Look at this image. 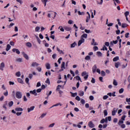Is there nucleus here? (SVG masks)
Wrapping results in <instances>:
<instances>
[{
  "mask_svg": "<svg viewBox=\"0 0 130 130\" xmlns=\"http://www.w3.org/2000/svg\"><path fill=\"white\" fill-rule=\"evenodd\" d=\"M49 13L47 15L48 18L52 17L53 19H55L56 17V15H57L56 12H54L53 11H49Z\"/></svg>",
  "mask_w": 130,
  "mask_h": 130,
  "instance_id": "f257e3e1",
  "label": "nucleus"
},
{
  "mask_svg": "<svg viewBox=\"0 0 130 130\" xmlns=\"http://www.w3.org/2000/svg\"><path fill=\"white\" fill-rule=\"evenodd\" d=\"M16 97L17 99H21L22 98V93L20 91H17L16 93Z\"/></svg>",
  "mask_w": 130,
  "mask_h": 130,
  "instance_id": "f03ea898",
  "label": "nucleus"
},
{
  "mask_svg": "<svg viewBox=\"0 0 130 130\" xmlns=\"http://www.w3.org/2000/svg\"><path fill=\"white\" fill-rule=\"evenodd\" d=\"M84 42H85V39H84L83 38H81V39L79 40L78 42V46H81V45L82 44V43H84Z\"/></svg>",
  "mask_w": 130,
  "mask_h": 130,
  "instance_id": "7ed1b4c3",
  "label": "nucleus"
},
{
  "mask_svg": "<svg viewBox=\"0 0 130 130\" xmlns=\"http://www.w3.org/2000/svg\"><path fill=\"white\" fill-rule=\"evenodd\" d=\"M92 73L93 74H95V73H96V71L97 70V65L94 64L92 68Z\"/></svg>",
  "mask_w": 130,
  "mask_h": 130,
  "instance_id": "20e7f679",
  "label": "nucleus"
},
{
  "mask_svg": "<svg viewBox=\"0 0 130 130\" xmlns=\"http://www.w3.org/2000/svg\"><path fill=\"white\" fill-rule=\"evenodd\" d=\"M21 53L22 55H23V57L27 59V60L29 59V56L25 53V52H22Z\"/></svg>",
  "mask_w": 130,
  "mask_h": 130,
  "instance_id": "39448f33",
  "label": "nucleus"
},
{
  "mask_svg": "<svg viewBox=\"0 0 130 130\" xmlns=\"http://www.w3.org/2000/svg\"><path fill=\"white\" fill-rule=\"evenodd\" d=\"M35 108V106H31L30 108H28L27 112L29 113V112H31V111H33Z\"/></svg>",
  "mask_w": 130,
  "mask_h": 130,
  "instance_id": "423d86ee",
  "label": "nucleus"
},
{
  "mask_svg": "<svg viewBox=\"0 0 130 130\" xmlns=\"http://www.w3.org/2000/svg\"><path fill=\"white\" fill-rule=\"evenodd\" d=\"M88 126H89V127H91V128H93V127H94L95 126V125L93 123V122L89 121L88 122Z\"/></svg>",
  "mask_w": 130,
  "mask_h": 130,
  "instance_id": "0eeeda50",
  "label": "nucleus"
},
{
  "mask_svg": "<svg viewBox=\"0 0 130 130\" xmlns=\"http://www.w3.org/2000/svg\"><path fill=\"white\" fill-rule=\"evenodd\" d=\"M12 51L13 52H16L17 54H20V50L17 48H13Z\"/></svg>",
  "mask_w": 130,
  "mask_h": 130,
  "instance_id": "6e6552de",
  "label": "nucleus"
},
{
  "mask_svg": "<svg viewBox=\"0 0 130 130\" xmlns=\"http://www.w3.org/2000/svg\"><path fill=\"white\" fill-rule=\"evenodd\" d=\"M30 94H32L35 95V96H37V93H36V89H34V90H30L29 91Z\"/></svg>",
  "mask_w": 130,
  "mask_h": 130,
  "instance_id": "1a4fd4ad",
  "label": "nucleus"
},
{
  "mask_svg": "<svg viewBox=\"0 0 130 130\" xmlns=\"http://www.w3.org/2000/svg\"><path fill=\"white\" fill-rule=\"evenodd\" d=\"M4 68H5V63L4 62H2L0 65V70L1 71H4Z\"/></svg>",
  "mask_w": 130,
  "mask_h": 130,
  "instance_id": "9d476101",
  "label": "nucleus"
},
{
  "mask_svg": "<svg viewBox=\"0 0 130 130\" xmlns=\"http://www.w3.org/2000/svg\"><path fill=\"white\" fill-rule=\"evenodd\" d=\"M116 112H117V109H116V108H114L113 109V110L112 112V115H113V116H114V115H115Z\"/></svg>",
  "mask_w": 130,
  "mask_h": 130,
  "instance_id": "9b49d317",
  "label": "nucleus"
},
{
  "mask_svg": "<svg viewBox=\"0 0 130 130\" xmlns=\"http://www.w3.org/2000/svg\"><path fill=\"white\" fill-rule=\"evenodd\" d=\"M91 45L96 46V45H98V43H97L96 42L95 43V39H92L91 41Z\"/></svg>",
  "mask_w": 130,
  "mask_h": 130,
  "instance_id": "f8f14e48",
  "label": "nucleus"
},
{
  "mask_svg": "<svg viewBox=\"0 0 130 130\" xmlns=\"http://www.w3.org/2000/svg\"><path fill=\"white\" fill-rule=\"evenodd\" d=\"M8 106V101H5V104L3 105V108H4V109H5V110H7V106Z\"/></svg>",
  "mask_w": 130,
  "mask_h": 130,
  "instance_id": "ddd939ff",
  "label": "nucleus"
},
{
  "mask_svg": "<svg viewBox=\"0 0 130 130\" xmlns=\"http://www.w3.org/2000/svg\"><path fill=\"white\" fill-rule=\"evenodd\" d=\"M15 111H17V112H19L20 111H23V108H16L15 109Z\"/></svg>",
  "mask_w": 130,
  "mask_h": 130,
  "instance_id": "4468645a",
  "label": "nucleus"
},
{
  "mask_svg": "<svg viewBox=\"0 0 130 130\" xmlns=\"http://www.w3.org/2000/svg\"><path fill=\"white\" fill-rule=\"evenodd\" d=\"M38 66H39V63L36 62H34L32 63L31 64V67H38Z\"/></svg>",
  "mask_w": 130,
  "mask_h": 130,
  "instance_id": "2eb2a0df",
  "label": "nucleus"
},
{
  "mask_svg": "<svg viewBox=\"0 0 130 130\" xmlns=\"http://www.w3.org/2000/svg\"><path fill=\"white\" fill-rule=\"evenodd\" d=\"M90 19H91V15L89 14V16L86 17V23L89 22V21H90Z\"/></svg>",
  "mask_w": 130,
  "mask_h": 130,
  "instance_id": "dca6fc26",
  "label": "nucleus"
},
{
  "mask_svg": "<svg viewBox=\"0 0 130 130\" xmlns=\"http://www.w3.org/2000/svg\"><path fill=\"white\" fill-rule=\"evenodd\" d=\"M17 81H18V83H20V84H24L23 79H22L21 78H18Z\"/></svg>",
  "mask_w": 130,
  "mask_h": 130,
  "instance_id": "f3484780",
  "label": "nucleus"
},
{
  "mask_svg": "<svg viewBox=\"0 0 130 130\" xmlns=\"http://www.w3.org/2000/svg\"><path fill=\"white\" fill-rule=\"evenodd\" d=\"M10 49H11V45H10V44H8L7 45L6 50V51H9V50H10Z\"/></svg>",
  "mask_w": 130,
  "mask_h": 130,
  "instance_id": "a211bd4d",
  "label": "nucleus"
},
{
  "mask_svg": "<svg viewBox=\"0 0 130 130\" xmlns=\"http://www.w3.org/2000/svg\"><path fill=\"white\" fill-rule=\"evenodd\" d=\"M46 68L47 70H50V64H49V63H47L46 64Z\"/></svg>",
  "mask_w": 130,
  "mask_h": 130,
  "instance_id": "6ab92c4d",
  "label": "nucleus"
},
{
  "mask_svg": "<svg viewBox=\"0 0 130 130\" xmlns=\"http://www.w3.org/2000/svg\"><path fill=\"white\" fill-rule=\"evenodd\" d=\"M119 60V57L116 56L113 59V61H117V60Z\"/></svg>",
  "mask_w": 130,
  "mask_h": 130,
  "instance_id": "aec40b11",
  "label": "nucleus"
},
{
  "mask_svg": "<svg viewBox=\"0 0 130 130\" xmlns=\"http://www.w3.org/2000/svg\"><path fill=\"white\" fill-rule=\"evenodd\" d=\"M119 64H120V62H117L115 63V67L116 68V69H118V67L119 66Z\"/></svg>",
  "mask_w": 130,
  "mask_h": 130,
  "instance_id": "412c9836",
  "label": "nucleus"
},
{
  "mask_svg": "<svg viewBox=\"0 0 130 130\" xmlns=\"http://www.w3.org/2000/svg\"><path fill=\"white\" fill-rule=\"evenodd\" d=\"M70 93L71 94L72 97H76V96L78 95V93L77 92L73 93L72 92H70Z\"/></svg>",
  "mask_w": 130,
  "mask_h": 130,
  "instance_id": "4be33fe9",
  "label": "nucleus"
},
{
  "mask_svg": "<svg viewBox=\"0 0 130 130\" xmlns=\"http://www.w3.org/2000/svg\"><path fill=\"white\" fill-rule=\"evenodd\" d=\"M26 46H27V47H32V44H31V43L30 42H27L26 44Z\"/></svg>",
  "mask_w": 130,
  "mask_h": 130,
  "instance_id": "5701e85b",
  "label": "nucleus"
},
{
  "mask_svg": "<svg viewBox=\"0 0 130 130\" xmlns=\"http://www.w3.org/2000/svg\"><path fill=\"white\" fill-rule=\"evenodd\" d=\"M127 26H128V24H126V23H122V28H126V27H127Z\"/></svg>",
  "mask_w": 130,
  "mask_h": 130,
  "instance_id": "b1692460",
  "label": "nucleus"
},
{
  "mask_svg": "<svg viewBox=\"0 0 130 130\" xmlns=\"http://www.w3.org/2000/svg\"><path fill=\"white\" fill-rule=\"evenodd\" d=\"M8 105H9V107H12V106H13V105H14V102L11 101L10 102H9L8 103Z\"/></svg>",
  "mask_w": 130,
  "mask_h": 130,
  "instance_id": "393cba45",
  "label": "nucleus"
},
{
  "mask_svg": "<svg viewBox=\"0 0 130 130\" xmlns=\"http://www.w3.org/2000/svg\"><path fill=\"white\" fill-rule=\"evenodd\" d=\"M74 78L76 79L77 81H80V82H82V80H81V77H80V76H77Z\"/></svg>",
  "mask_w": 130,
  "mask_h": 130,
  "instance_id": "a878e982",
  "label": "nucleus"
},
{
  "mask_svg": "<svg viewBox=\"0 0 130 130\" xmlns=\"http://www.w3.org/2000/svg\"><path fill=\"white\" fill-rule=\"evenodd\" d=\"M48 2V0H42V2L44 4V7H46V3Z\"/></svg>",
  "mask_w": 130,
  "mask_h": 130,
  "instance_id": "bb28decb",
  "label": "nucleus"
},
{
  "mask_svg": "<svg viewBox=\"0 0 130 130\" xmlns=\"http://www.w3.org/2000/svg\"><path fill=\"white\" fill-rule=\"evenodd\" d=\"M77 45V43H76V42H74L73 44L71 45V48H73L75 47Z\"/></svg>",
  "mask_w": 130,
  "mask_h": 130,
  "instance_id": "cd10ccee",
  "label": "nucleus"
},
{
  "mask_svg": "<svg viewBox=\"0 0 130 130\" xmlns=\"http://www.w3.org/2000/svg\"><path fill=\"white\" fill-rule=\"evenodd\" d=\"M65 66H66V63L64 62H62L61 66V69H66Z\"/></svg>",
  "mask_w": 130,
  "mask_h": 130,
  "instance_id": "c85d7f7f",
  "label": "nucleus"
},
{
  "mask_svg": "<svg viewBox=\"0 0 130 130\" xmlns=\"http://www.w3.org/2000/svg\"><path fill=\"white\" fill-rule=\"evenodd\" d=\"M73 27H74V30L75 32H77L78 31V26H77L76 24H74L73 25Z\"/></svg>",
  "mask_w": 130,
  "mask_h": 130,
  "instance_id": "c756f323",
  "label": "nucleus"
},
{
  "mask_svg": "<svg viewBox=\"0 0 130 130\" xmlns=\"http://www.w3.org/2000/svg\"><path fill=\"white\" fill-rule=\"evenodd\" d=\"M66 31H71V30H72V27H66L64 28Z\"/></svg>",
  "mask_w": 130,
  "mask_h": 130,
  "instance_id": "7c9ffc66",
  "label": "nucleus"
},
{
  "mask_svg": "<svg viewBox=\"0 0 130 130\" xmlns=\"http://www.w3.org/2000/svg\"><path fill=\"white\" fill-rule=\"evenodd\" d=\"M113 84L114 86H117V85H118V83L116 82V80H115V79H114Z\"/></svg>",
  "mask_w": 130,
  "mask_h": 130,
  "instance_id": "2f4dec72",
  "label": "nucleus"
},
{
  "mask_svg": "<svg viewBox=\"0 0 130 130\" xmlns=\"http://www.w3.org/2000/svg\"><path fill=\"white\" fill-rule=\"evenodd\" d=\"M88 37V35L86 34H84L82 35L81 37L82 38H87V37Z\"/></svg>",
  "mask_w": 130,
  "mask_h": 130,
  "instance_id": "473e14b6",
  "label": "nucleus"
},
{
  "mask_svg": "<svg viewBox=\"0 0 130 130\" xmlns=\"http://www.w3.org/2000/svg\"><path fill=\"white\" fill-rule=\"evenodd\" d=\"M36 39H37V40L38 43H39L40 44H41V40H40V39H39V37H38L37 36V37H36Z\"/></svg>",
  "mask_w": 130,
  "mask_h": 130,
  "instance_id": "72a5a7b5",
  "label": "nucleus"
},
{
  "mask_svg": "<svg viewBox=\"0 0 130 130\" xmlns=\"http://www.w3.org/2000/svg\"><path fill=\"white\" fill-rule=\"evenodd\" d=\"M96 53H97V55H98V56H102V53H101V52H100V51H98L97 52H96Z\"/></svg>",
  "mask_w": 130,
  "mask_h": 130,
  "instance_id": "f704fd0d",
  "label": "nucleus"
},
{
  "mask_svg": "<svg viewBox=\"0 0 130 130\" xmlns=\"http://www.w3.org/2000/svg\"><path fill=\"white\" fill-rule=\"evenodd\" d=\"M85 59L86 60H89V59H91V57H90V56L89 55H87L85 58Z\"/></svg>",
  "mask_w": 130,
  "mask_h": 130,
  "instance_id": "c9c22d12",
  "label": "nucleus"
},
{
  "mask_svg": "<svg viewBox=\"0 0 130 130\" xmlns=\"http://www.w3.org/2000/svg\"><path fill=\"white\" fill-rule=\"evenodd\" d=\"M123 91H124V89L123 88L120 89L119 90V94H122V92H123Z\"/></svg>",
  "mask_w": 130,
  "mask_h": 130,
  "instance_id": "e433bc0d",
  "label": "nucleus"
},
{
  "mask_svg": "<svg viewBox=\"0 0 130 130\" xmlns=\"http://www.w3.org/2000/svg\"><path fill=\"white\" fill-rule=\"evenodd\" d=\"M101 50H106V51H107V50H108V49H107V47H106V46H104L103 47V48L102 49H101Z\"/></svg>",
  "mask_w": 130,
  "mask_h": 130,
  "instance_id": "4c0bfd02",
  "label": "nucleus"
},
{
  "mask_svg": "<svg viewBox=\"0 0 130 130\" xmlns=\"http://www.w3.org/2000/svg\"><path fill=\"white\" fill-rule=\"evenodd\" d=\"M106 75V73H105V72H104V71H101V76H102L103 77H104Z\"/></svg>",
  "mask_w": 130,
  "mask_h": 130,
  "instance_id": "58836bf2",
  "label": "nucleus"
},
{
  "mask_svg": "<svg viewBox=\"0 0 130 130\" xmlns=\"http://www.w3.org/2000/svg\"><path fill=\"white\" fill-rule=\"evenodd\" d=\"M78 15H79V16H82V15H84V12H80V11H78Z\"/></svg>",
  "mask_w": 130,
  "mask_h": 130,
  "instance_id": "ea45409f",
  "label": "nucleus"
},
{
  "mask_svg": "<svg viewBox=\"0 0 130 130\" xmlns=\"http://www.w3.org/2000/svg\"><path fill=\"white\" fill-rule=\"evenodd\" d=\"M104 114L105 116H107V115L108 114V113L107 112V110H105L104 111Z\"/></svg>",
  "mask_w": 130,
  "mask_h": 130,
  "instance_id": "a19ab883",
  "label": "nucleus"
},
{
  "mask_svg": "<svg viewBox=\"0 0 130 130\" xmlns=\"http://www.w3.org/2000/svg\"><path fill=\"white\" fill-rule=\"evenodd\" d=\"M108 98H109V96H108V95H104L103 97V99L104 100H106V99H108Z\"/></svg>",
  "mask_w": 130,
  "mask_h": 130,
  "instance_id": "79ce46f5",
  "label": "nucleus"
},
{
  "mask_svg": "<svg viewBox=\"0 0 130 130\" xmlns=\"http://www.w3.org/2000/svg\"><path fill=\"white\" fill-rule=\"evenodd\" d=\"M16 76L17 77H20L21 76V72H17L16 73Z\"/></svg>",
  "mask_w": 130,
  "mask_h": 130,
  "instance_id": "37998d69",
  "label": "nucleus"
},
{
  "mask_svg": "<svg viewBox=\"0 0 130 130\" xmlns=\"http://www.w3.org/2000/svg\"><path fill=\"white\" fill-rule=\"evenodd\" d=\"M40 30V27L39 26H37L35 28L36 32H38Z\"/></svg>",
  "mask_w": 130,
  "mask_h": 130,
  "instance_id": "c03bdc74",
  "label": "nucleus"
},
{
  "mask_svg": "<svg viewBox=\"0 0 130 130\" xmlns=\"http://www.w3.org/2000/svg\"><path fill=\"white\" fill-rule=\"evenodd\" d=\"M45 83H46L47 84H48V85L50 84V81L49 80V78L47 79V80L45 81Z\"/></svg>",
  "mask_w": 130,
  "mask_h": 130,
  "instance_id": "a18cd8bd",
  "label": "nucleus"
},
{
  "mask_svg": "<svg viewBox=\"0 0 130 130\" xmlns=\"http://www.w3.org/2000/svg\"><path fill=\"white\" fill-rule=\"evenodd\" d=\"M58 29H60V30L61 31V32H64V29L62 28V26H59Z\"/></svg>",
  "mask_w": 130,
  "mask_h": 130,
  "instance_id": "49530a36",
  "label": "nucleus"
},
{
  "mask_svg": "<svg viewBox=\"0 0 130 130\" xmlns=\"http://www.w3.org/2000/svg\"><path fill=\"white\" fill-rule=\"evenodd\" d=\"M128 15H129V12L126 11V12L124 13L125 17H127Z\"/></svg>",
  "mask_w": 130,
  "mask_h": 130,
  "instance_id": "de8ad7c7",
  "label": "nucleus"
},
{
  "mask_svg": "<svg viewBox=\"0 0 130 130\" xmlns=\"http://www.w3.org/2000/svg\"><path fill=\"white\" fill-rule=\"evenodd\" d=\"M79 96H84V91H80L79 93Z\"/></svg>",
  "mask_w": 130,
  "mask_h": 130,
  "instance_id": "09e8293b",
  "label": "nucleus"
},
{
  "mask_svg": "<svg viewBox=\"0 0 130 130\" xmlns=\"http://www.w3.org/2000/svg\"><path fill=\"white\" fill-rule=\"evenodd\" d=\"M25 83L26 84H28V85H29V78H25Z\"/></svg>",
  "mask_w": 130,
  "mask_h": 130,
  "instance_id": "8fccbe9b",
  "label": "nucleus"
},
{
  "mask_svg": "<svg viewBox=\"0 0 130 130\" xmlns=\"http://www.w3.org/2000/svg\"><path fill=\"white\" fill-rule=\"evenodd\" d=\"M10 44L12 46H15V42H14L13 41H11L10 42Z\"/></svg>",
  "mask_w": 130,
  "mask_h": 130,
  "instance_id": "3c124183",
  "label": "nucleus"
},
{
  "mask_svg": "<svg viewBox=\"0 0 130 130\" xmlns=\"http://www.w3.org/2000/svg\"><path fill=\"white\" fill-rule=\"evenodd\" d=\"M23 100L24 102H27L28 100L27 99V98H26L25 95L23 96Z\"/></svg>",
  "mask_w": 130,
  "mask_h": 130,
  "instance_id": "603ef678",
  "label": "nucleus"
},
{
  "mask_svg": "<svg viewBox=\"0 0 130 130\" xmlns=\"http://www.w3.org/2000/svg\"><path fill=\"white\" fill-rule=\"evenodd\" d=\"M16 61H18V62H22V58H18L16 59Z\"/></svg>",
  "mask_w": 130,
  "mask_h": 130,
  "instance_id": "864d4df0",
  "label": "nucleus"
},
{
  "mask_svg": "<svg viewBox=\"0 0 130 130\" xmlns=\"http://www.w3.org/2000/svg\"><path fill=\"white\" fill-rule=\"evenodd\" d=\"M89 100H90V101H93V100H94V96H93V95H90L89 96Z\"/></svg>",
  "mask_w": 130,
  "mask_h": 130,
  "instance_id": "5fc2aeb1",
  "label": "nucleus"
},
{
  "mask_svg": "<svg viewBox=\"0 0 130 130\" xmlns=\"http://www.w3.org/2000/svg\"><path fill=\"white\" fill-rule=\"evenodd\" d=\"M76 100H77V101H80V100H81V98H80V96H76V98H75Z\"/></svg>",
  "mask_w": 130,
  "mask_h": 130,
  "instance_id": "6e6d98bb",
  "label": "nucleus"
},
{
  "mask_svg": "<svg viewBox=\"0 0 130 130\" xmlns=\"http://www.w3.org/2000/svg\"><path fill=\"white\" fill-rule=\"evenodd\" d=\"M55 124V123H53L52 124H50L49 125V127H53L54 126V125Z\"/></svg>",
  "mask_w": 130,
  "mask_h": 130,
  "instance_id": "4d7b16f0",
  "label": "nucleus"
},
{
  "mask_svg": "<svg viewBox=\"0 0 130 130\" xmlns=\"http://www.w3.org/2000/svg\"><path fill=\"white\" fill-rule=\"evenodd\" d=\"M129 35V32H127L125 35V37L126 38H128L129 37V36H128Z\"/></svg>",
  "mask_w": 130,
  "mask_h": 130,
  "instance_id": "13d9d810",
  "label": "nucleus"
},
{
  "mask_svg": "<svg viewBox=\"0 0 130 130\" xmlns=\"http://www.w3.org/2000/svg\"><path fill=\"white\" fill-rule=\"evenodd\" d=\"M119 26H122L121 22L120 21L119 19H117Z\"/></svg>",
  "mask_w": 130,
  "mask_h": 130,
  "instance_id": "bf43d9fd",
  "label": "nucleus"
},
{
  "mask_svg": "<svg viewBox=\"0 0 130 130\" xmlns=\"http://www.w3.org/2000/svg\"><path fill=\"white\" fill-rule=\"evenodd\" d=\"M45 115H46V113L42 114L40 116V118H43V117H44Z\"/></svg>",
  "mask_w": 130,
  "mask_h": 130,
  "instance_id": "052dcab7",
  "label": "nucleus"
},
{
  "mask_svg": "<svg viewBox=\"0 0 130 130\" xmlns=\"http://www.w3.org/2000/svg\"><path fill=\"white\" fill-rule=\"evenodd\" d=\"M61 106V104H60V103H58L57 104H56L54 105V106L55 107H56V106Z\"/></svg>",
  "mask_w": 130,
  "mask_h": 130,
  "instance_id": "680f3d73",
  "label": "nucleus"
},
{
  "mask_svg": "<svg viewBox=\"0 0 130 130\" xmlns=\"http://www.w3.org/2000/svg\"><path fill=\"white\" fill-rule=\"evenodd\" d=\"M37 70L38 71V72H41V71H42V68H41V67H38Z\"/></svg>",
  "mask_w": 130,
  "mask_h": 130,
  "instance_id": "e2e57ef3",
  "label": "nucleus"
},
{
  "mask_svg": "<svg viewBox=\"0 0 130 130\" xmlns=\"http://www.w3.org/2000/svg\"><path fill=\"white\" fill-rule=\"evenodd\" d=\"M39 37L40 39H43V38H44V37H43V35H42V34H39Z\"/></svg>",
  "mask_w": 130,
  "mask_h": 130,
  "instance_id": "0e129e2a",
  "label": "nucleus"
},
{
  "mask_svg": "<svg viewBox=\"0 0 130 130\" xmlns=\"http://www.w3.org/2000/svg\"><path fill=\"white\" fill-rule=\"evenodd\" d=\"M91 82L92 83V84H95V79H94V78H92Z\"/></svg>",
  "mask_w": 130,
  "mask_h": 130,
  "instance_id": "69168bd1",
  "label": "nucleus"
},
{
  "mask_svg": "<svg viewBox=\"0 0 130 130\" xmlns=\"http://www.w3.org/2000/svg\"><path fill=\"white\" fill-rule=\"evenodd\" d=\"M81 103H82L83 105L85 104V100L84 99H81Z\"/></svg>",
  "mask_w": 130,
  "mask_h": 130,
  "instance_id": "338daca9",
  "label": "nucleus"
},
{
  "mask_svg": "<svg viewBox=\"0 0 130 130\" xmlns=\"http://www.w3.org/2000/svg\"><path fill=\"white\" fill-rule=\"evenodd\" d=\"M93 50H94V51H96V50H98V47H97V46H94V47H93Z\"/></svg>",
  "mask_w": 130,
  "mask_h": 130,
  "instance_id": "774afa93",
  "label": "nucleus"
}]
</instances>
